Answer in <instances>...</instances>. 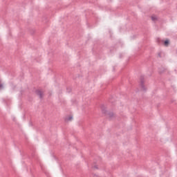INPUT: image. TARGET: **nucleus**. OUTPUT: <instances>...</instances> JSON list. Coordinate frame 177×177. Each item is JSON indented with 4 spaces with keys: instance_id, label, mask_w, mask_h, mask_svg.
Here are the masks:
<instances>
[{
    "instance_id": "obj_24",
    "label": "nucleus",
    "mask_w": 177,
    "mask_h": 177,
    "mask_svg": "<svg viewBox=\"0 0 177 177\" xmlns=\"http://www.w3.org/2000/svg\"><path fill=\"white\" fill-rule=\"evenodd\" d=\"M12 121H16V118H12Z\"/></svg>"
},
{
    "instance_id": "obj_5",
    "label": "nucleus",
    "mask_w": 177,
    "mask_h": 177,
    "mask_svg": "<svg viewBox=\"0 0 177 177\" xmlns=\"http://www.w3.org/2000/svg\"><path fill=\"white\" fill-rule=\"evenodd\" d=\"M166 70H167V68H165V66H161L160 67L158 68V73L159 74H162V73H164V71H165Z\"/></svg>"
},
{
    "instance_id": "obj_7",
    "label": "nucleus",
    "mask_w": 177,
    "mask_h": 177,
    "mask_svg": "<svg viewBox=\"0 0 177 177\" xmlns=\"http://www.w3.org/2000/svg\"><path fill=\"white\" fill-rule=\"evenodd\" d=\"M40 167H41L43 172H44V174H46V176L49 177V174H48V172H46V171H45V167H44V165L40 164Z\"/></svg>"
},
{
    "instance_id": "obj_10",
    "label": "nucleus",
    "mask_w": 177,
    "mask_h": 177,
    "mask_svg": "<svg viewBox=\"0 0 177 177\" xmlns=\"http://www.w3.org/2000/svg\"><path fill=\"white\" fill-rule=\"evenodd\" d=\"M3 89V84H2V80L0 79V91Z\"/></svg>"
},
{
    "instance_id": "obj_11",
    "label": "nucleus",
    "mask_w": 177,
    "mask_h": 177,
    "mask_svg": "<svg viewBox=\"0 0 177 177\" xmlns=\"http://www.w3.org/2000/svg\"><path fill=\"white\" fill-rule=\"evenodd\" d=\"M143 52V48H139L136 55H140Z\"/></svg>"
},
{
    "instance_id": "obj_1",
    "label": "nucleus",
    "mask_w": 177,
    "mask_h": 177,
    "mask_svg": "<svg viewBox=\"0 0 177 177\" xmlns=\"http://www.w3.org/2000/svg\"><path fill=\"white\" fill-rule=\"evenodd\" d=\"M139 86L144 92H146V91H147L146 86H145V77H143V75L140 76Z\"/></svg>"
},
{
    "instance_id": "obj_9",
    "label": "nucleus",
    "mask_w": 177,
    "mask_h": 177,
    "mask_svg": "<svg viewBox=\"0 0 177 177\" xmlns=\"http://www.w3.org/2000/svg\"><path fill=\"white\" fill-rule=\"evenodd\" d=\"M97 46V44H95L94 46H93V48H92L93 53H95V52H96Z\"/></svg>"
},
{
    "instance_id": "obj_13",
    "label": "nucleus",
    "mask_w": 177,
    "mask_h": 177,
    "mask_svg": "<svg viewBox=\"0 0 177 177\" xmlns=\"http://www.w3.org/2000/svg\"><path fill=\"white\" fill-rule=\"evenodd\" d=\"M88 14H89V15H94V17H96V14H95L94 12H93L92 10L88 11Z\"/></svg>"
},
{
    "instance_id": "obj_3",
    "label": "nucleus",
    "mask_w": 177,
    "mask_h": 177,
    "mask_svg": "<svg viewBox=\"0 0 177 177\" xmlns=\"http://www.w3.org/2000/svg\"><path fill=\"white\" fill-rule=\"evenodd\" d=\"M124 45V42H122V41L121 40H118L117 44L115 45V46L113 47H111L109 50H110V53H113L114 50H117V46H121L122 47V46Z\"/></svg>"
},
{
    "instance_id": "obj_6",
    "label": "nucleus",
    "mask_w": 177,
    "mask_h": 177,
    "mask_svg": "<svg viewBox=\"0 0 177 177\" xmlns=\"http://www.w3.org/2000/svg\"><path fill=\"white\" fill-rule=\"evenodd\" d=\"M35 93L36 95L39 96L40 99H42L44 97V93H42L40 90H36Z\"/></svg>"
},
{
    "instance_id": "obj_12",
    "label": "nucleus",
    "mask_w": 177,
    "mask_h": 177,
    "mask_svg": "<svg viewBox=\"0 0 177 177\" xmlns=\"http://www.w3.org/2000/svg\"><path fill=\"white\" fill-rule=\"evenodd\" d=\"M73 120V116H69L66 118V121H71Z\"/></svg>"
},
{
    "instance_id": "obj_8",
    "label": "nucleus",
    "mask_w": 177,
    "mask_h": 177,
    "mask_svg": "<svg viewBox=\"0 0 177 177\" xmlns=\"http://www.w3.org/2000/svg\"><path fill=\"white\" fill-rule=\"evenodd\" d=\"M3 102L4 103H6V106H9V104H10V100H3Z\"/></svg>"
},
{
    "instance_id": "obj_26",
    "label": "nucleus",
    "mask_w": 177,
    "mask_h": 177,
    "mask_svg": "<svg viewBox=\"0 0 177 177\" xmlns=\"http://www.w3.org/2000/svg\"><path fill=\"white\" fill-rule=\"evenodd\" d=\"M87 15H88V12H86V16H87Z\"/></svg>"
},
{
    "instance_id": "obj_4",
    "label": "nucleus",
    "mask_w": 177,
    "mask_h": 177,
    "mask_svg": "<svg viewBox=\"0 0 177 177\" xmlns=\"http://www.w3.org/2000/svg\"><path fill=\"white\" fill-rule=\"evenodd\" d=\"M156 42L158 44V45H162V44H164L165 46H168L169 45V39H168L164 41L160 38H157Z\"/></svg>"
},
{
    "instance_id": "obj_20",
    "label": "nucleus",
    "mask_w": 177,
    "mask_h": 177,
    "mask_svg": "<svg viewBox=\"0 0 177 177\" xmlns=\"http://www.w3.org/2000/svg\"><path fill=\"white\" fill-rule=\"evenodd\" d=\"M119 57H120V59H122V54H120Z\"/></svg>"
},
{
    "instance_id": "obj_2",
    "label": "nucleus",
    "mask_w": 177,
    "mask_h": 177,
    "mask_svg": "<svg viewBox=\"0 0 177 177\" xmlns=\"http://www.w3.org/2000/svg\"><path fill=\"white\" fill-rule=\"evenodd\" d=\"M101 111L102 114H105V115H109L111 118V117L114 116V113H113V112H110L106 110V107L104 106V105L101 106Z\"/></svg>"
},
{
    "instance_id": "obj_27",
    "label": "nucleus",
    "mask_w": 177,
    "mask_h": 177,
    "mask_svg": "<svg viewBox=\"0 0 177 177\" xmlns=\"http://www.w3.org/2000/svg\"><path fill=\"white\" fill-rule=\"evenodd\" d=\"M21 156H23V153H21Z\"/></svg>"
},
{
    "instance_id": "obj_19",
    "label": "nucleus",
    "mask_w": 177,
    "mask_h": 177,
    "mask_svg": "<svg viewBox=\"0 0 177 177\" xmlns=\"http://www.w3.org/2000/svg\"><path fill=\"white\" fill-rule=\"evenodd\" d=\"M158 56L159 57H161V53H159L158 54Z\"/></svg>"
},
{
    "instance_id": "obj_25",
    "label": "nucleus",
    "mask_w": 177,
    "mask_h": 177,
    "mask_svg": "<svg viewBox=\"0 0 177 177\" xmlns=\"http://www.w3.org/2000/svg\"><path fill=\"white\" fill-rule=\"evenodd\" d=\"M109 34L111 35V30H109Z\"/></svg>"
},
{
    "instance_id": "obj_21",
    "label": "nucleus",
    "mask_w": 177,
    "mask_h": 177,
    "mask_svg": "<svg viewBox=\"0 0 177 177\" xmlns=\"http://www.w3.org/2000/svg\"><path fill=\"white\" fill-rule=\"evenodd\" d=\"M29 125H30V127H32V122H30Z\"/></svg>"
},
{
    "instance_id": "obj_22",
    "label": "nucleus",
    "mask_w": 177,
    "mask_h": 177,
    "mask_svg": "<svg viewBox=\"0 0 177 177\" xmlns=\"http://www.w3.org/2000/svg\"><path fill=\"white\" fill-rule=\"evenodd\" d=\"M94 168H95V169H99V168L97 167V166H94Z\"/></svg>"
},
{
    "instance_id": "obj_17",
    "label": "nucleus",
    "mask_w": 177,
    "mask_h": 177,
    "mask_svg": "<svg viewBox=\"0 0 177 177\" xmlns=\"http://www.w3.org/2000/svg\"><path fill=\"white\" fill-rule=\"evenodd\" d=\"M35 33V30H32L31 32H30V34L32 35Z\"/></svg>"
},
{
    "instance_id": "obj_18",
    "label": "nucleus",
    "mask_w": 177,
    "mask_h": 177,
    "mask_svg": "<svg viewBox=\"0 0 177 177\" xmlns=\"http://www.w3.org/2000/svg\"><path fill=\"white\" fill-rule=\"evenodd\" d=\"M53 157H54V158H55V160L56 161H59V159H57V158L56 156H53Z\"/></svg>"
},
{
    "instance_id": "obj_16",
    "label": "nucleus",
    "mask_w": 177,
    "mask_h": 177,
    "mask_svg": "<svg viewBox=\"0 0 177 177\" xmlns=\"http://www.w3.org/2000/svg\"><path fill=\"white\" fill-rule=\"evenodd\" d=\"M171 89H173L174 92H176V89L175 88V86H172Z\"/></svg>"
},
{
    "instance_id": "obj_14",
    "label": "nucleus",
    "mask_w": 177,
    "mask_h": 177,
    "mask_svg": "<svg viewBox=\"0 0 177 177\" xmlns=\"http://www.w3.org/2000/svg\"><path fill=\"white\" fill-rule=\"evenodd\" d=\"M66 91L68 92V93H70L71 92V88L67 87L66 88Z\"/></svg>"
},
{
    "instance_id": "obj_23",
    "label": "nucleus",
    "mask_w": 177,
    "mask_h": 177,
    "mask_svg": "<svg viewBox=\"0 0 177 177\" xmlns=\"http://www.w3.org/2000/svg\"><path fill=\"white\" fill-rule=\"evenodd\" d=\"M87 27H88V28H91V26L88 24H87Z\"/></svg>"
},
{
    "instance_id": "obj_15",
    "label": "nucleus",
    "mask_w": 177,
    "mask_h": 177,
    "mask_svg": "<svg viewBox=\"0 0 177 177\" xmlns=\"http://www.w3.org/2000/svg\"><path fill=\"white\" fill-rule=\"evenodd\" d=\"M151 20H152V21H156V20H157V17H151Z\"/></svg>"
}]
</instances>
